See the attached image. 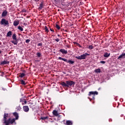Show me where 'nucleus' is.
Masks as SVG:
<instances>
[{
    "mask_svg": "<svg viewBox=\"0 0 125 125\" xmlns=\"http://www.w3.org/2000/svg\"><path fill=\"white\" fill-rule=\"evenodd\" d=\"M24 103H25V104H27V101H24Z\"/></svg>",
    "mask_w": 125,
    "mask_h": 125,
    "instance_id": "41",
    "label": "nucleus"
},
{
    "mask_svg": "<svg viewBox=\"0 0 125 125\" xmlns=\"http://www.w3.org/2000/svg\"><path fill=\"white\" fill-rule=\"evenodd\" d=\"M66 83L67 87H69V86H71V85H74V84H75V82L73 81H66Z\"/></svg>",
    "mask_w": 125,
    "mask_h": 125,
    "instance_id": "4",
    "label": "nucleus"
},
{
    "mask_svg": "<svg viewBox=\"0 0 125 125\" xmlns=\"http://www.w3.org/2000/svg\"><path fill=\"white\" fill-rule=\"evenodd\" d=\"M23 25L24 26H27V24L26 23H25V22L23 23Z\"/></svg>",
    "mask_w": 125,
    "mask_h": 125,
    "instance_id": "39",
    "label": "nucleus"
},
{
    "mask_svg": "<svg viewBox=\"0 0 125 125\" xmlns=\"http://www.w3.org/2000/svg\"><path fill=\"white\" fill-rule=\"evenodd\" d=\"M55 41H56V42H59V39L57 38V39H55Z\"/></svg>",
    "mask_w": 125,
    "mask_h": 125,
    "instance_id": "38",
    "label": "nucleus"
},
{
    "mask_svg": "<svg viewBox=\"0 0 125 125\" xmlns=\"http://www.w3.org/2000/svg\"><path fill=\"white\" fill-rule=\"evenodd\" d=\"M13 115L15 116V117H16V120H18V118H19L18 113H17V112H14L13 113Z\"/></svg>",
    "mask_w": 125,
    "mask_h": 125,
    "instance_id": "13",
    "label": "nucleus"
},
{
    "mask_svg": "<svg viewBox=\"0 0 125 125\" xmlns=\"http://www.w3.org/2000/svg\"><path fill=\"white\" fill-rule=\"evenodd\" d=\"M43 30H44L45 32H49V30L50 31H51V32H54V30H53V28H51L50 27H47V26H45L44 27Z\"/></svg>",
    "mask_w": 125,
    "mask_h": 125,
    "instance_id": "3",
    "label": "nucleus"
},
{
    "mask_svg": "<svg viewBox=\"0 0 125 125\" xmlns=\"http://www.w3.org/2000/svg\"><path fill=\"white\" fill-rule=\"evenodd\" d=\"M87 55H89V54L85 53V54L81 55L80 56L76 57L75 58H77V59H79V60L85 59V57H86Z\"/></svg>",
    "mask_w": 125,
    "mask_h": 125,
    "instance_id": "2",
    "label": "nucleus"
},
{
    "mask_svg": "<svg viewBox=\"0 0 125 125\" xmlns=\"http://www.w3.org/2000/svg\"><path fill=\"white\" fill-rule=\"evenodd\" d=\"M12 35L11 32H8L7 34V37H11Z\"/></svg>",
    "mask_w": 125,
    "mask_h": 125,
    "instance_id": "24",
    "label": "nucleus"
},
{
    "mask_svg": "<svg viewBox=\"0 0 125 125\" xmlns=\"http://www.w3.org/2000/svg\"><path fill=\"white\" fill-rule=\"evenodd\" d=\"M9 32H11V31H9Z\"/></svg>",
    "mask_w": 125,
    "mask_h": 125,
    "instance_id": "44",
    "label": "nucleus"
},
{
    "mask_svg": "<svg viewBox=\"0 0 125 125\" xmlns=\"http://www.w3.org/2000/svg\"><path fill=\"white\" fill-rule=\"evenodd\" d=\"M21 84H26V83H25V81H24L23 80H21Z\"/></svg>",
    "mask_w": 125,
    "mask_h": 125,
    "instance_id": "27",
    "label": "nucleus"
},
{
    "mask_svg": "<svg viewBox=\"0 0 125 125\" xmlns=\"http://www.w3.org/2000/svg\"><path fill=\"white\" fill-rule=\"evenodd\" d=\"M4 124H5L6 125H9V122H10V118H9L7 121H4Z\"/></svg>",
    "mask_w": 125,
    "mask_h": 125,
    "instance_id": "12",
    "label": "nucleus"
},
{
    "mask_svg": "<svg viewBox=\"0 0 125 125\" xmlns=\"http://www.w3.org/2000/svg\"><path fill=\"white\" fill-rule=\"evenodd\" d=\"M8 117V114L4 113V121H6V118Z\"/></svg>",
    "mask_w": 125,
    "mask_h": 125,
    "instance_id": "16",
    "label": "nucleus"
},
{
    "mask_svg": "<svg viewBox=\"0 0 125 125\" xmlns=\"http://www.w3.org/2000/svg\"><path fill=\"white\" fill-rule=\"evenodd\" d=\"M76 44H77V45H80V44H79L78 42H75Z\"/></svg>",
    "mask_w": 125,
    "mask_h": 125,
    "instance_id": "40",
    "label": "nucleus"
},
{
    "mask_svg": "<svg viewBox=\"0 0 125 125\" xmlns=\"http://www.w3.org/2000/svg\"><path fill=\"white\" fill-rule=\"evenodd\" d=\"M23 108L24 112H28L29 111V107L28 106H24Z\"/></svg>",
    "mask_w": 125,
    "mask_h": 125,
    "instance_id": "11",
    "label": "nucleus"
},
{
    "mask_svg": "<svg viewBox=\"0 0 125 125\" xmlns=\"http://www.w3.org/2000/svg\"><path fill=\"white\" fill-rule=\"evenodd\" d=\"M95 95V94H96V95H97V94H98V92H96V91H94V92H93V91H91V92H89V94L88 95L89 96H90L91 95Z\"/></svg>",
    "mask_w": 125,
    "mask_h": 125,
    "instance_id": "9",
    "label": "nucleus"
},
{
    "mask_svg": "<svg viewBox=\"0 0 125 125\" xmlns=\"http://www.w3.org/2000/svg\"><path fill=\"white\" fill-rule=\"evenodd\" d=\"M12 38L14 41H18L17 38H16V34H14L12 36Z\"/></svg>",
    "mask_w": 125,
    "mask_h": 125,
    "instance_id": "14",
    "label": "nucleus"
},
{
    "mask_svg": "<svg viewBox=\"0 0 125 125\" xmlns=\"http://www.w3.org/2000/svg\"><path fill=\"white\" fill-rule=\"evenodd\" d=\"M95 73H100V69H97L95 70Z\"/></svg>",
    "mask_w": 125,
    "mask_h": 125,
    "instance_id": "28",
    "label": "nucleus"
},
{
    "mask_svg": "<svg viewBox=\"0 0 125 125\" xmlns=\"http://www.w3.org/2000/svg\"><path fill=\"white\" fill-rule=\"evenodd\" d=\"M89 49H92V48H93V47L92 46V45H90L89 46Z\"/></svg>",
    "mask_w": 125,
    "mask_h": 125,
    "instance_id": "33",
    "label": "nucleus"
},
{
    "mask_svg": "<svg viewBox=\"0 0 125 125\" xmlns=\"http://www.w3.org/2000/svg\"><path fill=\"white\" fill-rule=\"evenodd\" d=\"M41 120H42V121H44L45 120H46V119H47V117H41Z\"/></svg>",
    "mask_w": 125,
    "mask_h": 125,
    "instance_id": "29",
    "label": "nucleus"
},
{
    "mask_svg": "<svg viewBox=\"0 0 125 125\" xmlns=\"http://www.w3.org/2000/svg\"><path fill=\"white\" fill-rule=\"evenodd\" d=\"M66 125H73V123H72V122H71L70 121H66Z\"/></svg>",
    "mask_w": 125,
    "mask_h": 125,
    "instance_id": "17",
    "label": "nucleus"
},
{
    "mask_svg": "<svg viewBox=\"0 0 125 125\" xmlns=\"http://www.w3.org/2000/svg\"><path fill=\"white\" fill-rule=\"evenodd\" d=\"M43 6H44V3L43 2H41L40 4V7L38 8L39 10H42V8H43Z\"/></svg>",
    "mask_w": 125,
    "mask_h": 125,
    "instance_id": "5",
    "label": "nucleus"
},
{
    "mask_svg": "<svg viewBox=\"0 0 125 125\" xmlns=\"http://www.w3.org/2000/svg\"><path fill=\"white\" fill-rule=\"evenodd\" d=\"M65 32H67V30H65Z\"/></svg>",
    "mask_w": 125,
    "mask_h": 125,
    "instance_id": "43",
    "label": "nucleus"
},
{
    "mask_svg": "<svg viewBox=\"0 0 125 125\" xmlns=\"http://www.w3.org/2000/svg\"><path fill=\"white\" fill-rule=\"evenodd\" d=\"M8 63H9V62H7V61H4L1 62V64H2V65H4L5 64H8Z\"/></svg>",
    "mask_w": 125,
    "mask_h": 125,
    "instance_id": "20",
    "label": "nucleus"
},
{
    "mask_svg": "<svg viewBox=\"0 0 125 125\" xmlns=\"http://www.w3.org/2000/svg\"><path fill=\"white\" fill-rule=\"evenodd\" d=\"M19 23H20V21H19V20H15L13 22V25L15 26V27H16V26H18L19 25Z\"/></svg>",
    "mask_w": 125,
    "mask_h": 125,
    "instance_id": "6",
    "label": "nucleus"
},
{
    "mask_svg": "<svg viewBox=\"0 0 125 125\" xmlns=\"http://www.w3.org/2000/svg\"><path fill=\"white\" fill-rule=\"evenodd\" d=\"M100 63H101L102 64H105V61H102L100 62Z\"/></svg>",
    "mask_w": 125,
    "mask_h": 125,
    "instance_id": "34",
    "label": "nucleus"
},
{
    "mask_svg": "<svg viewBox=\"0 0 125 125\" xmlns=\"http://www.w3.org/2000/svg\"><path fill=\"white\" fill-rule=\"evenodd\" d=\"M55 27L56 28V29H57L58 30H60V26H59V25L56 24Z\"/></svg>",
    "mask_w": 125,
    "mask_h": 125,
    "instance_id": "25",
    "label": "nucleus"
},
{
    "mask_svg": "<svg viewBox=\"0 0 125 125\" xmlns=\"http://www.w3.org/2000/svg\"><path fill=\"white\" fill-rule=\"evenodd\" d=\"M37 55L38 56V57H41L42 54L40 53H37Z\"/></svg>",
    "mask_w": 125,
    "mask_h": 125,
    "instance_id": "32",
    "label": "nucleus"
},
{
    "mask_svg": "<svg viewBox=\"0 0 125 125\" xmlns=\"http://www.w3.org/2000/svg\"><path fill=\"white\" fill-rule=\"evenodd\" d=\"M21 12L26 13V12H27V10H25V9H22V10H21Z\"/></svg>",
    "mask_w": 125,
    "mask_h": 125,
    "instance_id": "31",
    "label": "nucleus"
},
{
    "mask_svg": "<svg viewBox=\"0 0 125 125\" xmlns=\"http://www.w3.org/2000/svg\"><path fill=\"white\" fill-rule=\"evenodd\" d=\"M18 29L19 30V31H23V27H21V26H19L18 27Z\"/></svg>",
    "mask_w": 125,
    "mask_h": 125,
    "instance_id": "22",
    "label": "nucleus"
},
{
    "mask_svg": "<svg viewBox=\"0 0 125 125\" xmlns=\"http://www.w3.org/2000/svg\"><path fill=\"white\" fill-rule=\"evenodd\" d=\"M25 42H30V40H26V41H25Z\"/></svg>",
    "mask_w": 125,
    "mask_h": 125,
    "instance_id": "35",
    "label": "nucleus"
},
{
    "mask_svg": "<svg viewBox=\"0 0 125 125\" xmlns=\"http://www.w3.org/2000/svg\"><path fill=\"white\" fill-rule=\"evenodd\" d=\"M38 45H39V46H42V43H39L38 44Z\"/></svg>",
    "mask_w": 125,
    "mask_h": 125,
    "instance_id": "36",
    "label": "nucleus"
},
{
    "mask_svg": "<svg viewBox=\"0 0 125 125\" xmlns=\"http://www.w3.org/2000/svg\"><path fill=\"white\" fill-rule=\"evenodd\" d=\"M59 59L60 60H63V61H64L65 62H67V59H66L62 58L60 57H59Z\"/></svg>",
    "mask_w": 125,
    "mask_h": 125,
    "instance_id": "19",
    "label": "nucleus"
},
{
    "mask_svg": "<svg viewBox=\"0 0 125 125\" xmlns=\"http://www.w3.org/2000/svg\"><path fill=\"white\" fill-rule=\"evenodd\" d=\"M0 23L1 25H4V26H9L8 21L6 20L5 19H2L0 21Z\"/></svg>",
    "mask_w": 125,
    "mask_h": 125,
    "instance_id": "1",
    "label": "nucleus"
},
{
    "mask_svg": "<svg viewBox=\"0 0 125 125\" xmlns=\"http://www.w3.org/2000/svg\"><path fill=\"white\" fill-rule=\"evenodd\" d=\"M34 1H35L36 2H38L39 1H40V0H33Z\"/></svg>",
    "mask_w": 125,
    "mask_h": 125,
    "instance_id": "37",
    "label": "nucleus"
},
{
    "mask_svg": "<svg viewBox=\"0 0 125 125\" xmlns=\"http://www.w3.org/2000/svg\"><path fill=\"white\" fill-rule=\"evenodd\" d=\"M14 122H15V119H13L12 120H11V119H10L9 124H10L11 125H12V124H13V123H14Z\"/></svg>",
    "mask_w": 125,
    "mask_h": 125,
    "instance_id": "15",
    "label": "nucleus"
},
{
    "mask_svg": "<svg viewBox=\"0 0 125 125\" xmlns=\"http://www.w3.org/2000/svg\"><path fill=\"white\" fill-rule=\"evenodd\" d=\"M1 51H0V54H1Z\"/></svg>",
    "mask_w": 125,
    "mask_h": 125,
    "instance_id": "42",
    "label": "nucleus"
},
{
    "mask_svg": "<svg viewBox=\"0 0 125 125\" xmlns=\"http://www.w3.org/2000/svg\"><path fill=\"white\" fill-rule=\"evenodd\" d=\"M66 62H67V63H70V64H74V63H75V62L71 60H69V61L67 60Z\"/></svg>",
    "mask_w": 125,
    "mask_h": 125,
    "instance_id": "21",
    "label": "nucleus"
},
{
    "mask_svg": "<svg viewBox=\"0 0 125 125\" xmlns=\"http://www.w3.org/2000/svg\"><path fill=\"white\" fill-rule=\"evenodd\" d=\"M52 113L54 116H55L56 117H58V111H57V110H53Z\"/></svg>",
    "mask_w": 125,
    "mask_h": 125,
    "instance_id": "10",
    "label": "nucleus"
},
{
    "mask_svg": "<svg viewBox=\"0 0 125 125\" xmlns=\"http://www.w3.org/2000/svg\"><path fill=\"white\" fill-rule=\"evenodd\" d=\"M60 51L62 53V54H67L68 53V52L67 50H65V49H60Z\"/></svg>",
    "mask_w": 125,
    "mask_h": 125,
    "instance_id": "8",
    "label": "nucleus"
},
{
    "mask_svg": "<svg viewBox=\"0 0 125 125\" xmlns=\"http://www.w3.org/2000/svg\"><path fill=\"white\" fill-rule=\"evenodd\" d=\"M104 57H109L110 56V54L105 53L104 54Z\"/></svg>",
    "mask_w": 125,
    "mask_h": 125,
    "instance_id": "26",
    "label": "nucleus"
},
{
    "mask_svg": "<svg viewBox=\"0 0 125 125\" xmlns=\"http://www.w3.org/2000/svg\"><path fill=\"white\" fill-rule=\"evenodd\" d=\"M61 84H62V86H65V87H67V83H65L64 82H62V83H61Z\"/></svg>",
    "mask_w": 125,
    "mask_h": 125,
    "instance_id": "23",
    "label": "nucleus"
},
{
    "mask_svg": "<svg viewBox=\"0 0 125 125\" xmlns=\"http://www.w3.org/2000/svg\"><path fill=\"white\" fill-rule=\"evenodd\" d=\"M11 42L12 43H14V44H17V43H18V40H15V41H11Z\"/></svg>",
    "mask_w": 125,
    "mask_h": 125,
    "instance_id": "18",
    "label": "nucleus"
},
{
    "mask_svg": "<svg viewBox=\"0 0 125 125\" xmlns=\"http://www.w3.org/2000/svg\"><path fill=\"white\" fill-rule=\"evenodd\" d=\"M7 10H4V11H3V12L1 14V17H5V16H7Z\"/></svg>",
    "mask_w": 125,
    "mask_h": 125,
    "instance_id": "7",
    "label": "nucleus"
},
{
    "mask_svg": "<svg viewBox=\"0 0 125 125\" xmlns=\"http://www.w3.org/2000/svg\"><path fill=\"white\" fill-rule=\"evenodd\" d=\"M24 76H25V74L24 73H21V75L20 76V77H21V78H23V77H24Z\"/></svg>",
    "mask_w": 125,
    "mask_h": 125,
    "instance_id": "30",
    "label": "nucleus"
}]
</instances>
